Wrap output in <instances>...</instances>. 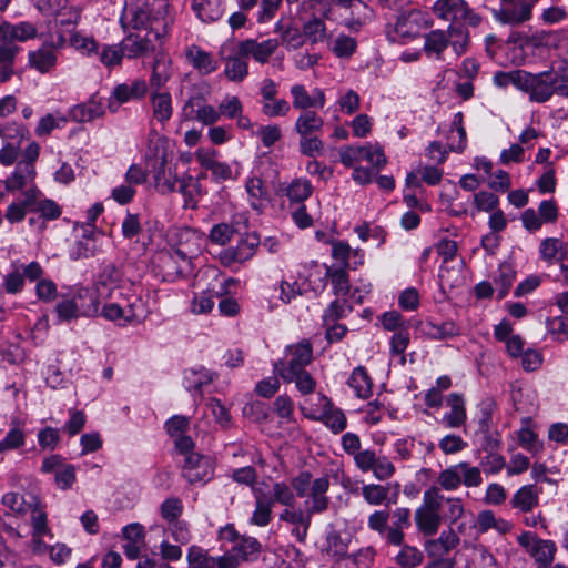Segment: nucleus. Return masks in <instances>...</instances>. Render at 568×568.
<instances>
[{
	"label": "nucleus",
	"instance_id": "10",
	"mask_svg": "<svg viewBox=\"0 0 568 568\" xmlns=\"http://www.w3.org/2000/svg\"><path fill=\"white\" fill-rule=\"evenodd\" d=\"M121 288L134 290L135 283L125 278L121 270L113 264H109L98 275L95 282L97 296L94 297L100 303V300L109 298Z\"/></svg>",
	"mask_w": 568,
	"mask_h": 568
},
{
	"label": "nucleus",
	"instance_id": "55",
	"mask_svg": "<svg viewBox=\"0 0 568 568\" xmlns=\"http://www.w3.org/2000/svg\"><path fill=\"white\" fill-rule=\"evenodd\" d=\"M423 552L408 545H404L396 556V562L403 568H415L423 562Z\"/></svg>",
	"mask_w": 568,
	"mask_h": 568
},
{
	"label": "nucleus",
	"instance_id": "35",
	"mask_svg": "<svg viewBox=\"0 0 568 568\" xmlns=\"http://www.w3.org/2000/svg\"><path fill=\"white\" fill-rule=\"evenodd\" d=\"M124 545L123 550L130 559L139 557L144 547V530L140 524L128 525L123 529Z\"/></svg>",
	"mask_w": 568,
	"mask_h": 568
},
{
	"label": "nucleus",
	"instance_id": "27",
	"mask_svg": "<svg viewBox=\"0 0 568 568\" xmlns=\"http://www.w3.org/2000/svg\"><path fill=\"white\" fill-rule=\"evenodd\" d=\"M38 37L37 27L28 21L19 22L18 24H11L8 21H1L0 23V42L7 41H28Z\"/></svg>",
	"mask_w": 568,
	"mask_h": 568
},
{
	"label": "nucleus",
	"instance_id": "39",
	"mask_svg": "<svg viewBox=\"0 0 568 568\" xmlns=\"http://www.w3.org/2000/svg\"><path fill=\"white\" fill-rule=\"evenodd\" d=\"M459 541L460 538L457 532L449 528V530L443 531L437 539L427 541L425 546L429 556H442L455 549Z\"/></svg>",
	"mask_w": 568,
	"mask_h": 568
},
{
	"label": "nucleus",
	"instance_id": "57",
	"mask_svg": "<svg viewBox=\"0 0 568 568\" xmlns=\"http://www.w3.org/2000/svg\"><path fill=\"white\" fill-rule=\"evenodd\" d=\"M547 331L551 338L556 342H565L568 339V317L564 315L555 316L547 320Z\"/></svg>",
	"mask_w": 568,
	"mask_h": 568
},
{
	"label": "nucleus",
	"instance_id": "4",
	"mask_svg": "<svg viewBox=\"0 0 568 568\" xmlns=\"http://www.w3.org/2000/svg\"><path fill=\"white\" fill-rule=\"evenodd\" d=\"M518 82L519 90L527 93L534 102H546L554 93L568 97L567 70L551 69L540 73H530L523 70Z\"/></svg>",
	"mask_w": 568,
	"mask_h": 568
},
{
	"label": "nucleus",
	"instance_id": "21",
	"mask_svg": "<svg viewBox=\"0 0 568 568\" xmlns=\"http://www.w3.org/2000/svg\"><path fill=\"white\" fill-rule=\"evenodd\" d=\"M148 91V84L144 80H134L131 83L118 84L112 92L109 101V109L116 112L120 104L131 100L141 99Z\"/></svg>",
	"mask_w": 568,
	"mask_h": 568
},
{
	"label": "nucleus",
	"instance_id": "15",
	"mask_svg": "<svg viewBox=\"0 0 568 568\" xmlns=\"http://www.w3.org/2000/svg\"><path fill=\"white\" fill-rule=\"evenodd\" d=\"M318 400L321 404V410H310L307 412L306 407H302V412L304 415L311 419L322 420L332 432L341 433L346 428V417L344 413L335 408L331 400L324 396L320 395Z\"/></svg>",
	"mask_w": 568,
	"mask_h": 568
},
{
	"label": "nucleus",
	"instance_id": "13",
	"mask_svg": "<svg viewBox=\"0 0 568 568\" xmlns=\"http://www.w3.org/2000/svg\"><path fill=\"white\" fill-rule=\"evenodd\" d=\"M429 27L432 24L420 10H409L398 16L397 21L393 28L387 32L390 41H405L412 39L419 33L420 24Z\"/></svg>",
	"mask_w": 568,
	"mask_h": 568
},
{
	"label": "nucleus",
	"instance_id": "47",
	"mask_svg": "<svg viewBox=\"0 0 568 568\" xmlns=\"http://www.w3.org/2000/svg\"><path fill=\"white\" fill-rule=\"evenodd\" d=\"M448 47L446 31L437 29L425 36L424 51L428 57L442 59L444 51Z\"/></svg>",
	"mask_w": 568,
	"mask_h": 568
},
{
	"label": "nucleus",
	"instance_id": "53",
	"mask_svg": "<svg viewBox=\"0 0 568 568\" xmlns=\"http://www.w3.org/2000/svg\"><path fill=\"white\" fill-rule=\"evenodd\" d=\"M70 45L77 51L85 55L98 53L99 44L91 36L82 34L79 31H73L69 38Z\"/></svg>",
	"mask_w": 568,
	"mask_h": 568
},
{
	"label": "nucleus",
	"instance_id": "60",
	"mask_svg": "<svg viewBox=\"0 0 568 568\" xmlns=\"http://www.w3.org/2000/svg\"><path fill=\"white\" fill-rule=\"evenodd\" d=\"M357 49V42L354 38L345 34L338 36L332 45L333 53L338 58H349Z\"/></svg>",
	"mask_w": 568,
	"mask_h": 568
},
{
	"label": "nucleus",
	"instance_id": "38",
	"mask_svg": "<svg viewBox=\"0 0 568 568\" xmlns=\"http://www.w3.org/2000/svg\"><path fill=\"white\" fill-rule=\"evenodd\" d=\"M28 59L30 67L41 73L50 72L58 61L55 51L51 47L45 45L30 51Z\"/></svg>",
	"mask_w": 568,
	"mask_h": 568
},
{
	"label": "nucleus",
	"instance_id": "2",
	"mask_svg": "<svg viewBox=\"0 0 568 568\" xmlns=\"http://www.w3.org/2000/svg\"><path fill=\"white\" fill-rule=\"evenodd\" d=\"M168 2L160 0L159 6H152L146 0L141 6L125 4L120 17V24L124 31L133 29L153 33L154 39H161L168 28Z\"/></svg>",
	"mask_w": 568,
	"mask_h": 568
},
{
	"label": "nucleus",
	"instance_id": "31",
	"mask_svg": "<svg viewBox=\"0 0 568 568\" xmlns=\"http://www.w3.org/2000/svg\"><path fill=\"white\" fill-rule=\"evenodd\" d=\"M446 403L450 410L443 416L442 423L448 428H458L465 425L467 413L464 397L453 393L447 396Z\"/></svg>",
	"mask_w": 568,
	"mask_h": 568
},
{
	"label": "nucleus",
	"instance_id": "30",
	"mask_svg": "<svg viewBox=\"0 0 568 568\" xmlns=\"http://www.w3.org/2000/svg\"><path fill=\"white\" fill-rule=\"evenodd\" d=\"M149 171L153 176L155 189L160 193L165 194L176 191L181 179H179L173 172L172 168L169 165V162L152 166L149 169Z\"/></svg>",
	"mask_w": 568,
	"mask_h": 568
},
{
	"label": "nucleus",
	"instance_id": "8",
	"mask_svg": "<svg viewBox=\"0 0 568 568\" xmlns=\"http://www.w3.org/2000/svg\"><path fill=\"white\" fill-rule=\"evenodd\" d=\"M60 320L70 321L78 316H94L99 314V302L89 290H81L72 300H65L57 305Z\"/></svg>",
	"mask_w": 568,
	"mask_h": 568
},
{
	"label": "nucleus",
	"instance_id": "14",
	"mask_svg": "<svg viewBox=\"0 0 568 568\" xmlns=\"http://www.w3.org/2000/svg\"><path fill=\"white\" fill-rule=\"evenodd\" d=\"M517 541L541 566L552 562L557 550L554 541L540 539L529 531L519 535Z\"/></svg>",
	"mask_w": 568,
	"mask_h": 568
},
{
	"label": "nucleus",
	"instance_id": "37",
	"mask_svg": "<svg viewBox=\"0 0 568 568\" xmlns=\"http://www.w3.org/2000/svg\"><path fill=\"white\" fill-rule=\"evenodd\" d=\"M38 194L39 191L37 189L31 187L26 190L22 194L23 199L21 201L13 202L8 206L4 217L10 223L21 222L27 214V210L36 204Z\"/></svg>",
	"mask_w": 568,
	"mask_h": 568
},
{
	"label": "nucleus",
	"instance_id": "63",
	"mask_svg": "<svg viewBox=\"0 0 568 568\" xmlns=\"http://www.w3.org/2000/svg\"><path fill=\"white\" fill-rule=\"evenodd\" d=\"M328 541L329 551H333L334 555H339V557L332 565V568H356L349 556L344 554L345 547L339 542L338 536H331Z\"/></svg>",
	"mask_w": 568,
	"mask_h": 568
},
{
	"label": "nucleus",
	"instance_id": "64",
	"mask_svg": "<svg viewBox=\"0 0 568 568\" xmlns=\"http://www.w3.org/2000/svg\"><path fill=\"white\" fill-rule=\"evenodd\" d=\"M312 193V185L307 180H295L293 181L287 190L286 195L291 201L302 202L306 200Z\"/></svg>",
	"mask_w": 568,
	"mask_h": 568
},
{
	"label": "nucleus",
	"instance_id": "16",
	"mask_svg": "<svg viewBox=\"0 0 568 568\" xmlns=\"http://www.w3.org/2000/svg\"><path fill=\"white\" fill-rule=\"evenodd\" d=\"M260 245V236L255 232L245 233L234 247H229L220 254L222 264L243 263L250 260Z\"/></svg>",
	"mask_w": 568,
	"mask_h": 568
},
{
	"label": "nucleus",
	"instance_id": "43",
	"mask_svg": "<svg viewBox=\"0 0 568 568\" xmlns=\"http://www.w3.org/2000/svg\"><path fill=\"white\" fill-rule=\"evenodd\" d=\"M97 54H99L100 62L106 69L112 70L122 65L126 52L124 45L120 42L116 44H103Z\"/></svg>",
	"mask_w": 568,
	"mask_h": 568
},
{
	"label": "nucleus",
	"instance_id": "9",
	"mask_svg": "<svg viewBox=\"0 0 568 568\" xmlns=\"http://www.w3.org/2000/svg\"><path fill=\"white\" fill-rule=\"evenodd\" d=\"M219 57L224 63V77L235 83L243 82L248 75V64L245 54L240 53V45L225 42L220 47Z\"/></svg>",
	"mask_w": 568,
	"mask_h": 568
},
{
	"label": "nucleus",
	"instance_id": "41",
	"mask_svg": "<svg viewBox=\"0 0 568 568\" xmlns=\"http://www.w3.org/2000/svg\"><path fill=\"white\" fill-rule=\"evenodd\" d=\"M539 501V493L534 485L519 488L513 496L510 505L523 513L532 510Z\"/></svg>",
	"mask_w": 568,
	"mask_h": 568
},
{
	"label": "nucleus",
	"instance_id": "5",
	"mask_svg": "<svg viewBox=\"0 0 568 568\" xmlns=\"http://www.w3.org/2000/svg\"><path fill=\"white\" fill-rule=\"evenodd\" d=\"M444 503V495L439 488L432 486L424 491L422 505L415 511V523L424 536L437 534L443 516L440 509Z\"/></svg>",
	"mask_w": 568,
	"mask_h": 568
},
{
	"label": "nucleus",
	"instance_id": "52",
	"mask_svg": "<svg viewBox=\"0 0 568 568\" xmlns=\"http://www.w3.org/2000/svg\"><path fill=\"white\" fill-rule=\"evenodd\" d=\"M518 444L532 455H537L544 450V443L539 440L537 434L528 426H523L517 432Z\"/></svg>",
	"mask_w": 568,
	"mask_h": 568
},
{
	"label": "nucleus",
	"instance_id": "11",
	"mask_svg": "<svg viewBox=\"0 0 568 568\" xmlns=\"http://www.w3.org/2000/svg\"><path fill=\"white\" fill-rule=\"evenodd\" d=\"M356 467L362 473L372 471L378 480H387L395 473V466L385 455H377L373 449H363L354 457Z\"/></svg>",
	"mask_w": 568,
	"mask_h": 568
},
{
	"label": "nucleus",
	"instance_id": "20",
	"mask_svg": "<svg viewBox=\"0 0 568 568\" xmlns=\"http://www.w3.org/2000/svg\"><path fill=\"white\" fill-rule=\"evenodd\" d=\"M189 568H236L233 556L211 557L205 550L192 546L187 552Z\"/></svg>",
	"mask_w": 568,
	"mask_h": 568
},
{
	"label": "nucleus",
	"instance_id": "34",
	"mask_svg": "<svg viewBox=\"0 0 568 568\" xmlns=\"http://www.w3.org/2000/svg\"><path fill=\"white\" fill-rule=\"evenodd\" d=\"M172 61L170 57L163 52L155 54L152 63V72L150 77V85L154 90L163 88L172 75Z\"/></svg>",
	"mask_w": 568,
	"mask_h": 568
},
{
	"label": "nucleus",
	"instance_id": "58",
	"mask_svg": "<svg viewBox=\"0 0 568 568\" xmlns=\"http://www.w3.org/2000/svg\"><path fill=\"white\" fill-rule=\"evenodd\" d=\"M564 243L559 239L548 237L540 243V255L548 263L558 261L564 255Z\"/></svg>",
	"mask_w": 568,
	"mask_h": 568
},
{
	"label": "nucleus",
	"instance_id": "7",
	"mask_svg": "<svg viewBox=\"0 0 568 568\" xmlns=\"http://www.w3.org/2000/svg\"><path fill=\"white\" fill-rule=\"evenodd\" d=\"M432 12L450 24L466 22L470 27H477L481 22L480 16L474 12L465 0H436Z\"/></svg>",
	"mask_w": 568,
	"mask_h": 568
},
{
	"label": "nucleus",
	"instance_id": "28",
	"mask_svg": "<svg viewBox=\"0 0 568 568\" xmlns=\"http://www.w3.org/2000/svg\"><path fill=\"white\" fill-rule=\"evenodd\" d=\"M275 32L280 34L281 43L288 50H296L305 43L303 29L292 19L288 21L278 20L275 24Z\"/></svg>",
	"mask_w": 568,
	"mask_h": 568
},
{
	"label": "nucleus",
	"instance_id": "50",
	"mask_svg": "<svg viewBox=\"0 0 568 568\" xmlns=\"http://www.w3.org/2000/svg\"><path fill=\"white\" fill-rule=\"evenodd\" d=\"M348 385L355 390V394L361 398H367L372 394V381L366 369L362 366L356 367L351 377Z\"/></svg>",
	"mask_w": 568,
	"mask_h": 568
},
{
	"label": "nucleus",
	"instance_id": "6",
	"mask_svg": "<svg viewBox=\"0 0 568 568\" xmlns=\"http://www.w3.org/2000/svg\"><path fill=\"white\" fill-rule=\"evenodd\" d=\"M483 483L479 467L470 466L469 463L462 462L447 467L437 476V488L446 491L457 490L462 485L466 487H478Z\"/></svg>",
	"mask_w": 568,
	"mask_h": 568
},
{
	"label": "nucleus",
	"instance_id": "1",
	"mask_svg": "<svg viewBox=\"0 0 568 568\" xmlns=\"http://www.w3.org/2000/svg\"><path fill=\"white\" fill-rule=\"evenodd\" d=\"M312 356L313 349L308 342L290 345L284 357L274 364V371L285 382H294L302 394H311L315 390L316 382L305 367L312 362Z\"/></svg>",
	"mask_w": 568,
	"mask_h": 568
},
{
	"label": "nucleus",
	"instance_id": "23",
	"mask_svg": "<svg viewBox=\"0 0 568 568\" xmlns=\"http://www.w3.org/2000/svg\"><path fill=\"white\" fill-rule=\"evenodd\" d=\"M329 479L327 476L316 478L312 481L308 499L305 501V507L313 517V515L322 514L327 510L329 498L326 496L329 489Z\"/></svg>",
	"mask_w": 568,
	"mask_h": 568
},
{
	"label": "nucleus",
	"instance_id": "42",
	"mask_svg": "<svg viewBox=\"0 0 568 568\" xmlns=\"http://www.w3.org/2000/svg\"><path fill=\"white\" fill-rule=\"evenodd\" d=\"M192 8L203 22H214L222 18L223 8L220 0H193Z\"/></svg>",
	"mask_w": 568,
	"mask_h": 568
},
{
	"label": "nucleus",
	"instance_id": "44",
	"mask_svg": "<svg viewBox=\"0 0 568 568\" xmlns=\"http://www.w3.org/2000/svg\"><path fill=\"white\" fill-rule=\"evenodd\" d=\"M324 125L323 119L312 110L302 111L295 122V131L300 136L320 132Z\"/></svg>",
	"mask_w": 568,
	"mask_h": 568
},
{
	"label": "nucleus",
	"instance_id": "32",
	"mask_svg": "<svg viewBox=\"0 0 568 568\" xmlns=\"http://www.w3.org/2000/svg\"><path fill=\"white\" fill-rule=\"evenodd\" d=\"M247 222L248 219L245 214H235L231 224L220 223L214 225L210 232V239L213 243L224 245L232 239L234 233L241 232V225L245 229Z\"/></svg>",
	"mask_w": 568,
	"mask_h": 568
},
{
	"label": "nucleus",
	"instance_id": "61",
	"mask_svg": "<svg viewBox=\"0 0 568 568\" xmlns=\"http://www.w3.org/2000/svg\"><path fill=\"white\" fill-rule=\"evenodd\" d=\"M446 506L444 517L452 524L457 523L465 516V506L460 498L458 497H444V503Z\"/></svg>",
	"mask_w": 568,
	"mask_h": 568
},
{
	"label": "nucleus",
	"instance_id": "46",
	"mask_svg": "<svg viewBox=\"0 0 568 568\" xmlns=\"http://www.w3.org/2000/svg\"><path fill=\"white\" fill-rule=\"evenodd\" d=\"M153 118L159 122H166L173 113L172 99L168 92H153L151 94Z\"/></svg>",
	"mask_w": 568,
	"mask_h": 568
},
{
	"label": "nucleus",
	"instance_id": "54",
	"mask_svg": "<svg viewBox=\"0 0 568 568\" xmlns=\"http://www.w3.org/2000/svg\"><path fill=\"white\" fill-rule=\"evenodd\" d=\"M303 33L305 34V41L310 40L312 43L323 42L327 36L324 20L318 17L312 18L303 24Z\"/></svg>",
	"mask_w": 568,
	"mask_h": 568
},
{
	"label": "nucleus",
	"instance_id": "36",
	"mask_svg": "<svg viewBox=\"0 0 568 568\" xmlns=\"http://www.w3.org/2000/svg\"><path fill=\"white\" fill-rule=\"evenodd\" d=\"M394 521L388 528L386 541L394 546H400L404 541V529L410 526V511L408 508H397L393 513Z\"/></svg>",
	"mask_w": 568,
	"mask_h": 568
},
{
	"label": "nucleus",
	"instance_id": "24",
	"mask_svg": "<svg viewBox=\"0 0 568 568\" xmlns=\"http://www.w3.org/2000/svg\"><path fill=\"white\" fill-rule=\"evenodd\" d=\"M144 158L148 169L169 162V140L155 130H151L148 134Z\"/></svg>",
	"mask_w": 568,
	"mask_h": 568
},
{
	"label": "nucleus",
	"instance_id": "17",
	"mask_svg": "<svg viewBox=\"0 0 568 568\" xmlns=\"http://www.w3.org/2000/svg\"><path fill=\"white\" fill-rule=\"evenodd\" d=\"M535 3L536 2H532L531 0H517L506 7H500L498 10H495L494 17L497 21L504 24H523L531 19Z\"/></svg>",
	"mask_w": 568,
	"mask_h": 568
},
{
	"label": "nucleus",
	"instance_id": "3",
	"mask_svg": "<svg viewBox=\"0 0 568 568\" xmlns=\"http://www.w3.org/2000/svg\"><path fill=\"white\" fill-rule=\"evenodd\" d=\"M138 291L136 284L134 290L121 288L103 300L104 304L101 311L99 310V314L119 325L143 321L149 315L150 308Z\"/></svg>",
	"mask_w": 568,
	"mask_h": 568
},
{
	"label": "nucleus",
	"instance_id": "25",
	"mask_svg": "<svg viewBox=\"0 0 568 568\" xmlns=\"http://www.w3.org/2000/svg\"><path fill=\"white\" fill-rule=\"evenodd\" d=\"M159 39H154L153 33L145 32L142 34L141 31L130 32L123 40L126 57L135 59L143 57L155 49V42Z\"/></svg>",
	"mask_w": 568,
	"mask_h": 568
},
{
	"label": "nucleus",
	"instance_id": "51",
	"mask_svg": "<svg viewBox=\"0 0 568 568\" xmlns=\"http://www.w3.org/2000/svg\"><path fill=\"white\" fill-rule=\"evenodd\" d=\"M268 499L271 504H281L285 507L294 506L296 503L295 494L288 484L285 481H276L272 485Z\"/></svg>",
	"mask_w": 568,
	"mask_h": 568
},
{
	"label": "nucleus",
	"instance_id": "59",
	"mask_svg": "<svg viewBox=\"0 0 568 568\" xmlns=\"http://www.w3.org/2000/svg\"><path fill=\"white\" fill-rule=\"evenodd\" d=\"M515 280V272L509 265H501L498 275L495 278V285L497 290V297L504 298L509 288L511 287Z\"/></svg>",
	"mask_w": 568,
	"mask_h": 568
},
{
	"label": "nucleus",
	"instance_id": "40",
	"mask_svg": "<svg viewBox=\"0 0 568 568\" xmlns=\"http://www.w3.org/2000/svg\"><path fill=\"white\" fill-rule=\"evenodd\" d=\"M448 45H450L457 57L464 54L470 44L468 28L463 23L449 24L446 30Z\"/></svg>",
	"mask_w": 568,
	"mask_h": 568
},
{
	"label": "nucleus",
	"instance_id": "29",
	"mask_svg": "<svg viewBox=\"0 0 568 568\" xmlns=\"http://www.w3.org/2000/svg\"><path fill=\"white\" fill-rule=\"evenodd\" d=\"M185 58L202 75H209L217 69V61L214 59L213 54L196 44H192L186 49Z\"/></svg>",
	"mask_w": 568,
	"mask_h": 568
},
{
	"label": "nucleus",
	"instance_id": "56",
	"mask_svg": "<svg viewBox=\"0 0 568 568\" xmlns=\"http://www.w3.org/2000/svg\"><path fill=\"white\" fill-rule=\"evenodd\" d=\"M389 488L378 484H366L362 487L364 500L373 506H379L387 500Z\"/></svg>",
	"mask_w": 568,
	"mask_h": 568
},
{
	"label": "nucleus",
	"instance_id": "48",
	"mask_svg": "<svg viewBox=\"0 0 568 568\" xmlns=\"http://www.w3.org/2000/svg\"><path fill=\"white\" fill-rule=\"evenodd\" d=\"M104 113L102 104L95 99H90L83 104L75 105L70 115L77 122H89L100 118Z\"/></svg>",
	"mask_w": 568,
	"mask_h": 568
},
{
	"label": "nucleus",
	"instance_id": "49",
	"mask_svg": "<svg viewBox=\"0 0 568 568\" xmlns=\"http://www.w3.org/2000/svg\"><path fill=\"white\" fill-rule=\"evenodd\" d=\"M325 278L331 281L334 294L338 296L347 295L351 290V284L345 267L334 268L332 266H325Z\"/></svg>",
	"mask_w": 568,
	"mask_h": 568
},
{
	"label": "nucleus",
	"instance_id": "22",
	"mask_svg": "<svg viewBox=\"0 0 568 568\" xmlns=\"http://www.w3.org/2000/svg\"><path fill=\"white\" fill-rule=\"evenodd\" d=\"M281 521L294 526L292 535L301 542H304L312 523V516L307 509L302 510L294 506L285 507L278 515Z\"/></svg>",
	"mask_w": 568,
	"mask_h": 568
},
{
	"label": "nucleus",
	"instance_id": "12",
	"mask_svg": "<svg viewBox=\"0 0 568 568\" xmlns=\"http://www.w3.org/2000/svg\"><path fill=\"white\" fill-rule=\"evenodd\" d=\"M341 162L346 166L367 162L372 166L381 169L386 164V158L378 145H349L339 151Z\"/></svg>",
	"mask_w": 568,
	"mask_h": 568
},
{
	"label": "nucleus",
	"instance_id": "19",
	"mask_svg": "<svg viewBox=\"0 0 568 568\" xmlns=\"http://www.w3.org/2000/svg\"><path fill=\"white\" fill-rule=\"evenodd\" d=\"M212 473L213 467L206 456L193 453L184 458L183 476L191 484L209 480Z\"/></svg>",
	"mask_w": 568,
	"mask_h": 568
},
{
	"label": "nucleus",
	"instance_id": "18",
	"mask_svg": "<svg viewBox=\"0 0 568 568\" xmlns=\"http://www.w3.org/2000/svg\"><path fill=\"white\" fill-rule=\"evenodd\" d=\"M237 44L240 45V53L245 54L246 59L251 57L257 63L265 64L277 50L280 41L277 39H266L263 41L247 39L237 42Z\"/></svg>",
	"mask_w": 568,
	"mask_h": 568
},
{
	"label": "nucleus",
	"instance_id": "26",
	"mask_svg": "<svg viewBox=\"0 0 568 568\" xmlns=\"http://www.w3.org/2000/svg\"><path fill=\"white\" fill-rule=\"evenodd\" d=\"M290 92L292 105L297 110L322 109L325 105L326 99L322 89L315 88L311 94L303 84H294L291 87Z\"/></svg>",
	"mask_w": 568,
	"mask_h": 568
},
{
	"label": "nucleus",
	"instance_id": "62",
	"mask_svg": "<svg viewBox=\"0 0 568 568\" xmlns=\"http://www.w3.org/2000/svg\"><path fill=\"white\" fill-rule=\"evenodd\" d=\"M410 336L408 328L395 332L390 338V354L402 357V364L405 363V352L409 345Z\"/></svg>",
	"mask_w": 568,
	"mask_h": 568
},
{
	"label": "nucleus",
	"instance_id": "45",
	"mask_svg": "<svg viewBox=\"0 0 568 568\" xmlns=\"http://www.w3.org/2000/svg\"><path fill=\"white\" fill-rule=\"evenodd\" d=\"M261 551V544L255 538H243L231 552L224 556H233L236 560V568L242 561L254 559Z\"/></svg>",
	"mask_w": 568,
	"mask_h": 568
},
{
	"label": "nucleus",
	"instance_id": "33",
	"mask_svg": "<svg viewBox=\"0 0 568 568\" xmlns=\"http://www.w3.org/2000/svg\"><path fill=\"white\" fill-rule=\"evenodd\" d=\"M255 508L250 518V524L258 527L267 526L272 520L273 505L268 499V494L261 488H254Z\"/></svg>",
	"mask_w": 568,
	"mask_h": 568
}]
</instances>
